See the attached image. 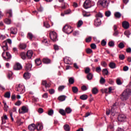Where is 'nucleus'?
Here are the masks:
<instances>
[{
	"mask_svg": "<svg viewBox=\"0 0 131 131\" xmlns=\"http://www.w3.org/2000/svg\"><path fill=\"white\" fill-rule=\"evenodd\" d=\"M131 95V89H126L123 91L122 94L120 95V99L121 101H126L129 98V96Z\"/></svg>",
	"mask_w": 131,
	"mask_h": 131,
	"instance_id": "nucleus-1",
	"label": "nucleus"
},
{
	"mask_svg": "<svg viewBox=\"0 0 131 131\" xmlns=\"http://www.w3.org/2000/svg\"><path fill=\"white\" fill-rule=\"evenodd\" d=\"M62 31L63 32H65V33H67V34H70V33H72V32H73V29H72L71 26H68L67 25H66L63 27Z\"/></svg>",
	"mask_w": 131,
	"mask_h": 131,
	"instance_id": "nucleus-2",
	"label": "nucleus"
},
{
	"mask_svg": "<svg viewBox=\"0 0 131 131\" xmlns=\"http://www.w3.org/2000/svg\"><path fill=\"white\" fill-rule=\"evenodd\" d=\"M50 37L52 41L55 42L57 41V37H58V35H57V33L55 32H52L50 33Z\"/></svg>",
	"mask_w": 131,
	"mask_h": 131,
	"instance_id": "nucleus-3",
	"label": "nucleus"
},
{
	"mask_svg": "<svg viewBox=\"0 0 131 131\" xmlns=\"http://www.w3.org/2000/svg\"><path fill=\"white\" fill-rule=\"evenodd\" d=\"M83 6L84 9H89L91 8V7H92L91 0H86L83 5Z\"/></svg>",
	"mask_w": 131,
	"mask_h": 131,
	"instance_id": "nucleus-4",
	"label": "nucleus"
},
{
	"mask_svg": "<svg viewBox=\"0 0 131 131\" xmlns=\"http://www.w3.org/2000/svg\"><path fill=\"white\" fill-rule=\"evenodd\" d=\"M118 120L120 122H122V121H124L126 119V116L124 114H120L118 117Z\"/></svg>",
	"mask_w": 131,
	"mask_h": 131,
	"instance_id": "nucleus-5",
	"label": "nucleus"
},
{
	"mask_svg": "<svg viewBox=\"0 0 131 131\" xmlns=\"http://www.w3.org/2000/svg\"><path fill=\"white\" fill-rule=\"evenodd\" d=\"M6 57L4 56V55H5V52H4L2 53V57L4 58V59H5V60H10V59H11V58H12V55H11V54H10V53L6 52Z\"/></svg>",
	"mask_w": 131,
	"mask_h": 131,
	"instance_id": "nucleus-6",
	"label": "nucleus"
},
{
	"mask_svg": "<svg viewBox=\"0 0 131 131\" xmlns=\"http://www.w3.org/2000/svg\"><path fill=\"white\" fill-rule=\"evenodd\" d=\"M22 111H20V109H19L18 112L20 114H23V113H28V108H27L25 106H23L21 107Z\"/></svg>",
	"mask_w": 131,
	"mask_h": 131,
	"instance_id": "nucleus-7",
	"label": "nucleus"
},
{
	"mask_svg": "<svg viewBox=\"0 0 131 131\" xmlns=\"http://www.w3.org/2000/svg\"><path fill=\"white\" fill-rule=\"evenodd\" d=\"M2 45L3 46L2 48L3 49V51H4V52H6V51H8V50H9V47H8V43H7V41H4Z\"/></svg>",
	"mask_w": 131,
	"mask_h": 131,
	"instance_id": "nucleus-8",
	"label": "nucleus"
},
{
	"mask_svg": "<svg viewBox=\"0 0 131 131\" xmlns=\"http://www.w3.org/2000/svg\"><path fill=\"white\" fill-rule=\"evenodd\" d=\"M14 70H21L22 69V66L20 63L17 62L13 67Z\"/></svg>",
	"mask_w": 131,
	"mask_h": 131,
	"instance_id": "nucleus-9",
	"label": "nucleus"
},
{
	"mask_svg": "<svg viewBox=\"0 0 131 131\" xmlns=\"http://www.w3.org/2000/svg\"><path fill=\"white\" fill-rule=\"evenodd\" d=\"M102 24V22L101 21L100 19H99V18H97L96 20L94 21V25L98 27V26H100Z\"/></svg>",
	"mask_w": 131,
	"mask_h": 131,
	"instance_id": "nucleus-10",
	"label": "nucleus"
},
{
	"mask_svg": "<svg viewBox=\"0 0 131 131\" xmlns=\"http://www.w3.org/2000/svg\"><path fill=\"white\" fill-rule=\"evenodd\" d=\"M122 27L124 29H128L129 28V23L126 21H124L122 23Z\"/></svg>",
	"mask_w": 131,
	"mask_h": 131,
	"instance_id": "nucleus-11",
	"label": "nucleus"
},
{
	"mask_svg": "<svg viewBox=\"0 0 131 131\" xmlns=\"http://www.w3.org/2000/svg\"><path fill=\"white\" fill-rule=\"evenodd\" d=\"M33 55V52L32 50H28L27 52V57L28 59H31V57Z\"/></svg>",
	"mask_w": 131,
	"mask_h": 131,
	"instance_id": "nucleus-12",
	"label": "nucleus"
},
{
	"mask_svg": "<svg viewBox=\"0 0 131 131\" xmlns=\"http://www.w3.org/2000/svg\"><path fill=\"white\" fill-rule=\"evenodd\" d=\"M106 4H107V1H102L101 0H99L97 4L100 5V6H102L103 8H105V6H106Z\"/></svg>",
	"mask_w": 131,
	"mask_h": 131,
	"instance_id": "nucleus-13",
	"label": "nucleus"
},
{
	"mask_svg": "<svg viewBox=\"0 0 131 131\" xmlns=\"http://www.w3.org/2000/svg\"><path fill=\"white\" fill-rule=\"evenodd\" d=\"M36 128V126H35V124H31L28 126V129L29 130H35Z\"/></svg>",
	"mask_w": 131,
	"mask_h": 131,
	"instance_id": "nucleus-14",
	"label": "nucleus"
},
{
	"mask_svg": "<svg viewBox=\"0 0 131 131\" xmlns=\"http://www.w3.org/2000/svg\"><path fill=\"white\" fill-rule=\"evenodd\" d=\"M30 76H31V74L28 72L24 74V78H25V79H29Z\"/></svg>",
	"mask_w": 131,
	"mask_h": 131,
	"instance_id": "nucleus-15",
	"label": "nucleus"
},
{
	"mask_svg": "<svg viewBox=\"0 0 131 131\" xmlns=\"http://www.w3.org/2000/svg\"><path fill=\"white\" fill-rule=\"evenodd\" d=\"M57 99L60 102H63V101H65V100H66V96L61 95L59 97H58Z\"/></svg>",
	"mask_w": 131,
	"mask_h": 131,
	"instance_id": "nucleus-16",
	"label": "nucleus"
},
{
	"mask_svg": "<svg viewBox=\"0 0 131 131\" xmlns=\"http://www.w3.org/2000/svg\"><path fill=\"white\" fill-rule=\"evenodd\" d=\"M36 128L37 130H41L43 128V127L41 124L38 123L36 126Z\"/></svg>",
	"mask_w": 131,
	"mask_h": 131,
	"instance_id": "nucleus-17",
	"label": "nucleus"
},
{
	"mask_svg": "<svg viewBox=\"0 0 131 131\" xmlns=\"http://www.w3.org/2000/svg\"><path fill=\"white\" fill-rule=\"evenodd\" d=\"M42 62L44 64H50L51 63V60L49 58H43L42 59Z\"/></svg>",
	"mask_w": 131,
	"mask_h": 131,
	"instance_id": "nucleus-18",
	"label": "nucleus"
},
{
	"mask_svg": "<svg viewBox=\"0 0 131 131\" xmlns=\"http://www.w3.org/2000/svg\"><path fill=\"white\" fill-rule=\"evenodd\" d=\"M31 67H32V65L30 63H28L26 65V70L28 72L31 70Z\"/></svg>",
	"mask_w": 131,
	"mask_h": 131,
	"instance_id": "nucleus-19",
	"label": "nucleus"
},
{
	"mask_svg": "<svg viewBox=\"0 0 131 131\" xmlns=\"http://www.w3.org/2000/svg\"><path fill=\"white\" fill-rule=\"evenodd\" d=\"M92 92L93 95H97V94L99 93V90H98V88L95 87L92 89Z\"/></svg>",
	"mask_w": 131,
	"mask_h": 131,
	"instance_id": "nucleus-20",
	"label": "nucleus"
},
{
	"mask_svg": "<svg viewBox=\"0 0 131 131\" xmlns=\"http://www.w3.org/2000/svg\"><path fill=\"white\" fill-rule=\"evenodd\" d=\"M108 66L111 68V69H114L115 68H116V64L113 62H110Z\"/></svg>",
	"mask_w": 131,
	"mask_h": 131,
	"instance_id": "nucleus-21",
	"label": "nucleus"
},
{
	"mask_svg": "<svg viewBox=\"0 0 131 131\" xmlns=\"http://www.w3.org/2000/svg\"><path fill=\"white\" fill-rule=\"evenodd\" d=\"M63 128L65 131H70V126L68 124H66L63 125Z\"/></svg>",
	"mask_w": 131,
	"mask_h": 131,
	"instance_id": "nucleus-22",
	"label": "nucleus"
},
{
	"mask_svg": "<svg viewBox=\"0 0 131 131\" xmlns=\"http://www.w3.org/2000/svg\"><path fill=\"white\" fill-rule=\"evenodd\" d=\"M10 31L11 34H17V29L15 28H11L10 29Z\"/></svg>",
	"mask_w": 131,
	"mask_h": 131,
	"instance_id": "nucleus-23",
	"label": "nucleus"
},
{
	"mask_svg": "<svg viewBox=\"0 0 131 131\" xmlns=\"http://www.w3.org/2000/svg\"><path fill=\"white\" fill-rule=\"evenodd\" d=\"M59 113H60V114H61V115H62V116H66V111L63 110V109H62V108L59 109Z\"/></svg>",
	"mask_w": 131,
	"mask_h": 131,
	"instance_id": "nucleus-24",
	"label": "nucleus"
},
{
	"mask_svg": "<svg viewBox=\"0 0 131 131\" xmlns=\"http://www.w3.org/2000/svg\"><path fill=\"white\" fill-rule=\"evenodd\" d=\"M35 63L36 64L37 66H39V65H41V61L40 59L37 58L35 60Z\"/></svg>",
	"mask_w": 131,
	"mask_h": 131,
	"instance_id": "nucleus-25",
	"label": "nucleus"
},
{
	"mask_svg": "<svg viewBox=\"0 0 131 131\" xmlns=\"http://www.w3.org/2000/svg\"><path fill=\"white\" fill-rule=\"evenodd\" d=\"M86 78L88 80H92L93 79V74L89 73L87 75Z\"/></svg>",
	"mask_w": 131,
	"mask_h": 131,
	"instance_id": "nucleus-26",
	"label": "nucleus"
},
{
	"mask_svg": "<svg viewBox=\"0 0 131 131\" xmlns=\"http://www.w3.org/2000/svg\"><path fill=\"white\" fill-rule=\"evenodd\" d=\"M114 16H115V18H117L118 19H119V18H120V17H121V14H120V13L119 12H116L114 13Z\"/></svg>",
	"mask_w": 131,
	"mask_h": 131,
	"instance_id": "nucleus-27",
	"label": "nucleus"
},
{
	"mask_svg": "<svg viewBox=\"0 0 131 131\" xmlns=\"http://www.w3.org/2000/svg\"><path fill=\"white\" fill-rule=\"evenodd\" d=\"M102 73L103 75H108L109 74V71L107 69H104L102 70Z\"/></svg>",
	"mask_w": 131,
	"mask_h": 131,
	"instance_id": "nucleus-28",
	"label": "nucleus"
},
{
	"mask_svg": "<svg viewBox=\"0 0 131 131\" xmlns=\"http://www.w3.org/2000/svg\"><path fill=\"white\" fill-rule=\"evenodd\" d=\"M88 95H85V94H84V95H82L80 97V99L81 100H87L88 99Z\"/></svg>",
	"mask_w": 131,
	"mask_h": 131,
	"instance_id": "nucleus-29",
	"label": "nucleus"
},
{
	"mask_svg": "<svg viewBox=\"0 0 131 131\" xmlns=\"http://www.w3.org/2000/svg\"><path fill=\"white\" fill-rule=\"evenodd\" d=\"M20 56L23 60H25V59H26V54H25V52H21Z\"/></svg>",
	"mask_w": 131,
	"mask_h": 131,
	"instance_id": "nucleus-30",
	"label": "nucleus"
},
{
	"mask_svg": "<svg viewBox=\"0 0 131 131\" xmlns=\"http://www.w3.org/2000/svg\"><path fill=\"white\" fill-rule=\"evenodd\" d=\"M72 89L73 92L74 94H76V93L78 92V88H77V87L73 86Z\"/></svg>",
	"mask_w": 131,
	"mask_h": 131,
	"instance_id": "nucleus-31",
	"label": "nucleus"
},
{
	"mask_svg": "<svg viewBox=\"0 0 131 131\" xmlns=\"http://www.w3.org/2000/svg\"><path fill=\"white\" fill-rule=\"evenodd\" d=\"M5 98H7L9 99L11 97V93L10 92H7L5 93L4 95Z\"/></svg>",
	"mask_w": 131,
	"mask_h": 131,
	"instance_id": "nucleus-32",
	"label": "nucleus"
},
{
	"mask_svg": "<svg viewBox=\"0 0 131 131\" xmlns=\"http://www.w3.org/2000/svg\"><path fill=\"white\" fill-rule=\"evenodd\" d=\"M66 113H67L68 114H70L71 112H72V109L70 107H67L65 109Z\"/></svg>",
	"mask_w": 131,
	"mask_h": 131,
	"instance_id": "nucleus-33",
	"label": "nucleus"
},
{
	"mask_svg": "<svg viewBox=\"0 0 131 131\" xmlns=\"http://www.w3.org/2000/svg\"><path fill=\"white\" fill-rule=\"evenodd\" d=\"M69 82L70 84H73L74 83V78L71 77L69 79Z\"/></svg>",
	"mask_w": 131,
	"mask_h": 131,
	"instance_id": "nucleus-34",
	"label": "nucleus"
},
{
	"mask_svg": "<svg viewBox=\"0 0 131 131\" xmlns=\"http://www.w3.org/2000/svg\"><path fill=\"white\" fill-rule=\"evenodd\" d=\"M105 82H106V80H105V79H104V78H103V77L100 78L99 82L101 84H104V83H105Z\"/></svg>",
	"mask_w": 131,
	"mask_h": 131,
	"instance_id": "nucleus-35",
	"label": "nucleus"
},
{
	"mask_svg": "<svg viewBox=\"0 0 131 131\" xmlns=\"http://www.w3.org/2000/svg\"><path fill=\"white\" fill-rule=\"evenodd\" d=\"M19 48L22 49V50H24L26 49V45L24 43H21L19 45Z\"/></svg>",
	"mask_w": 131,
	"mask_h": 131,
	"instance_id": "nucleus-36",
	"label": "nucleus"
},
{
	"mask_svg": "<svg viewBox=\"0 0 131 131\" xmlns=\"http://www.w3.org/2000/svg\"><path fill=\"white\" fill-rule=\"evenodd\" d=\"M105 15L106 17H110L111 16V12L110 11H107L105 12Z\"/></svg>",
	"mask_w": 131,
	"mask_h": 131,
	"instance_id": "nucleus-37",
	"label": "nucleus"
},
{
	"mask_svg": "<svg viewBox=\"0 0 131 131\" xmlns=\"http://www.w3.org/2000/svg\"><path fill=\"white\" fill-rule=\"evenodd\" d=\"M83 24V21L82 20H80L78 21V25H77V27L79 28Z\"/></svg>",
	"mask_w": 131,
	"mask_h": 131,
	"instance_id": "nucleus-38",
	"label": "nucleus"
},
{
	"mask_svg": "<svg viewBox=\"0 0 131 131\" xmlns=\"http://www.w3.org/2000/svg\"><path fill=\"white\" fill-rule=\"evenodd\" d=\"M28 37L30 39V40H32V38H33V35L31 33H28Z\"/></svg>",
	"mask_w": 131,
	"mask_h": 131,
	"instance_id": "nucleus-39",
	"label": "nucleus"
},
{
	"mask_svg": "<svg viewBox=\"0 0 131 131\" xmlns=\"http://www.w3.org/2000/svg\"><path fill=\"white\" fill-rule=\"evenodd\" d=\"M96 19H97V18H102L103 17V14L99 12L98 13H97L96 15Z\"/></svg>",
	"mask_w": 131,
	"mask_h": 131,
	"instance_id": "nucleus-40",
	"label": "nucleus"
},
{
	"mask_svg": "<svg viewBox=\"0 0 131 131\" xmlns=\"http://www.w3.org/2000/svg\"><path fill=\"white\" fill-rule=\"evenodd\" d=\"M124 34L127 36V37H129L130 34H131L130 32L129 31H126L124 32Z\"/></svg>",
	"mask_w": 131,
	"mask_h": 131,
	"instance_id": "nucleus-41",
	"label": "nucleus"
},
{
	"mask_svg": "<svg viewBox=\"0 0 131 131\" xmlns=\"http://www.w3.org/2000/svg\"><path fill=\"white\" fill-rule=\"evenodd\" d=\"M118 47L119 49H123V48H124V43L121 42L118 45Z\"/></svg>",
	"mask_w": 131,
	"mask_h": 131,
	"instance_id": "nucleus-42",
	"label": "nucleus"
},
{
	"mask_svg": "<svg viewBox=\"0 0 131 131\" xmlns=\"http://www.w3.org/2000/svg\"><path fill=\"white\" fill-rule=\"evenodd\" d=\"M85 51L87 54H92V53H93V50L90 48L86 49Z\"/></svg>",
	"mask_w": 131,
	"mask_h": 131,
	"instance_id": "nucleus-43",
	"label": "nucleus"
},
{
	"mask_svg": "<svg viewBox=\"0 0 131 131\" xmlns=\"http://www.w3.org/2000/svg\"><path fill=\"white\" fill-rule=\"evenodd\" d=\"M48 114L50 116H52V115H53V114H54V110H50L48 111Z\"/></svg>",
	"mask_w": 131,
	"mask_h": 131,
	"instance_id": "nucleus-44",
	"label": "nucleus"
},
{
	"mask_svg": "<svg viewBox=\"0 0 131 131\" xmlns=\"http://www.w3.org/2000/svg\"><path fill=\"white\" fill-rule=\"evenodd\" d=\"M107 43V42L105 40V39H103L101 42V45L102 47H105Z\"/></svg>",
	"mask_w": 131,
	"mask_h": 131,
	"instance_id": "nucleus-45",
	"label": "nucleus"
},
{
	"mask_svg": "<svg viewBox=\"0 0 131 131\" xmlns=\"http://www.w3.org/2000/svg\"><path fill=\"white\" fill-rule=\"evenodd\" d=\"M4 22L6 23V24H11V19L6 18L4 20Z\"/></svg>",
	"mask_w": 131,
	"mask_h": 131,
	"instance_id": "nucleus-46",
	"label": "nucleus"
},
{
	"mask_svg": "<svg viewBox=\"0 0 131 131\" xmlns=\"http://www.w3.org/2000/svg\"><path fill=\"white\" fill-rule=\"evenodd\" d=\"M125 58V56L123 54H120L119 55V58L120 60H124V58Z\"/></svg>",
	"mask_w": 131,
	"mask_h": 131,
	"instance_id": "nucleus-47",
	"label": "nucleus"
},
{
	"mask_svg": "<svg viewBox=\"0 0 131 131\" xmlns=\"http://www.w3.org/2000/svg\"><path fill=\"white\" fill-rule=\"evenodd\" d=\"M64 89H65V86L64 85L59 86L58 87V91L59 92H61V91H63V90H64Z\"/></svg>",
	"mask_w": 131,
	"mask_h": 131,
	"instance_id": "nucleus-48",
	"label": "nucleus"
},
{
	"mask_svg": "<svg viewBox=\"0 0 131 131\" xmlns=\"http://www.w3.org/2000/svg\"><path fill=\"white\" fill-rule=\"evenodd\" d=\"M7 14H9V18H11V17H12V10H9L7 12Z\"/></svg>",
	"mask_w": 131,
	"mask_h": 131,
	"instance_id": "nucleus-49",
	"label": "nucleus"
},
{
	"mask_svg": "<svg viewBox=\"0 0 131 131\" xmlns=\"http://www.w3.org/2000/svg\"><path fill=\"white\" fill-rule=\"evenodd\" d=\"M90 71H91V69H90V68H86L84 72L86 74H89V73H90Z\"/></svg>",
	"mask_w": 131,
	"mask_h": 131,
	"instance_id": "nucleus-50",
	"label": "nucleus"
},
{
	"mask_svg": "<svg viewBox=\"0 0 131 131\" xmlns=\"http://www.w3.org/2000/svg\"><path fill=\"white\" fill-rule=\"evenodd\" d=\"M91 49H93V50H95L97 49V46L95 43H92L91 45Z\"/></svg>",
	"mask_w": 131,
	"mask_h": 131,
	"instance_id": "nucleus-51",
	"label": "nucleus"
},
{
	"mask_svg": "<svg viewBox=\"0 0 131 131\" xmlns=\"http://www.w3.org/2000/svg\"><path fill=\"white\" fill-rule=\"evenodd\" d=\"M96 71L97 72V73H100L101 71H102V70L101 69V67H98L96 68Z\"/></svg>",
	"mask_w": 131,
	"mask_h": 131,
	"instance_id": "nucleus-52",
	"label": "nucleus"
},
{
	"mask_svg": "<svg viewBox=\"0 0 131 131\" xmlns=\"http://www.w3.org/2000/svg\"><path fill=\"white\" fill-rule=\"evenodd\" d=\"M85 41L86 42H91V41H92V37L91 36H90L88 38H86L85 39Z\"/></svg>",
	"mask_w": 131,
	"mask_h": 131,
	"instance_id": "nucleus-53",
	"label": "nucleus"
},
{
	"mask_svg": "<svg viewBox=\"0 0 131 131\" xmlns=\"http://www.w3.org/2000/svg\"><path fill=\"white\" fill-rule=\"evenodd\" d=\"M108 46L109 47H112L114 46V41H111L108 42Z\"/></svg>",
	"mask_w": 131,
	"mask_h": 131,
	"instance_id": "nucleus-54",
	"label": "nucleus"
},
{
	"mask_svg": "<svg viewBox=\"0 0 131 131\" xmlns=\"http://www.w3.org/2000/svg\"><path fill=\"white\" fill-rule=\"evenodd\" d=\"M49 94H50L51 95H53V94H54L55 93V90L52 89L49 90Z\"/></svg>",
	"mask_w": 131,
	"mask_h": 131,
	"instance_id": "nucleus-55",
	"label": "nucleus"
},
{
	"mask_svg": "<svg viewBox=\"0 0 131 131\" xmlns=\"http://www.w3.org/2000/svg\"><path fill=\"white\" fill-rule=\"evenodd\" d=\"M116 82L117 84L119 85H120V84H122V82H121V80H120V79H117Z\"/></svg>",
	"mask_w": 131,
	"mask_h": 131,
	"instance_id": "nucleus-56",
	"label": "nucleus"
},
{
	"mask_svg": "<svg viewBox=\"0 0 131 131\" xmlns=\"http://www.w3.org/2000/svg\"><path fill=\"white\" fill-rule=\"evenodd\" d=\"M81 90L82 91L84 92L85 91H86V90H88V88H86V86L84 85L81 86Z\"/></svg>",
	"mask_w": 131,
	"mask_h": 131,
	"instance_id": "nucleus-57",
	"label": "nucleus"
},
{
	"mask_svg": "<svg viewBox=\"0 0 131 131\" xmlns=\"http://www.w3.org/2000/svg\"><path fill=\"white\" fill-rule=\"evenodd\" d=\"M21 101L18 100V101L15 103V105L16 106H20V105H21Z\"/></svg>",
	"mask_w": 131,
	"mask_h": 131,
	"instance_id": "nucleus-58",
	"label": "nucleus"
},
{
	"mask_svg": "<svg viewBox=\"0 0 131 131\" xmlns=\"http://www.w3.org/2000/svg\"><path fill=\"white\" fill-rule=\"evenodd\" d=\"M111 113L112 116H115V113H114V110L113 108H111Z\"/></svg>",
	"mask_w": 131,
	"mask_h": 131,
	"instance_id": "nucleus-59",
	"label": "nucleus"
},
{
	"mask_svg": "<svg viewBox=\"0 0 131 131\" xmlns=\"http://www.w3.org/2000/svg\"><path fill=\"white\" fill-rule=\"evenodd\" d=\"M38 113L41 114L43 112V109L42 108H39L38 110Z\"/></svg>",
	"mask_w": 131,
	"mask_h": 131,
	"instance_id": "nucleus-60",
	"label": "nucleus"
},
{
	"mask_svg": "<svg viewBox=\"0 0 131 131\" xmlns=\"http://www.w3.org/2000/svg\"><path fill=\"white\" fill-rule=\"evenodd\" d=\"M101 64L103 67H106V66H107V63H106L105 61L101 62Z\"/></svg>",
	"mask_w": 131,
	"mask_h": 131,
	"instance_id": "nucleus-61",
	"label": "nucleus"
},
{
	"mask_svg": "<svg viewBox=\"0 0 131 131\" xmlns=\"http://www.w3.org/2000/svg\"><path fill=\"white\" fill-rule=\"evenodd\" d=\"M118 34H119L118 31H114V33L113 34L114 36H117Z\"/></svg>",
	"mask_w": 131,
	"mask_h": 131,
	"instance_id": "nucleus-62",
	"label": "nucleus"
},
{
	"mask_svg": "<svg viewBox=\"0 0 131 131\" xmlns=\"http://www.w3.org/2000/svg\"><path fill=\"white\" fill-rule=\"evenodd\" d=\"M123 70V71H127V70H128V67H127V66L124 67Z\"/></svg>",
	"mask_w": 131,
	"mask_h": 131,
	"instance_id": "nucleus-63",
	"label": "nucleus"
},
{
	"mask_svg": "<svg viewBox=\"0 0 131 131\" xmlns=\"http://www.w3.org/2000/svg\"><path fill=\"white\" fill-rule=\"evenodd\" d=\"M42 98H45L46 99L48 98V93H45L42 96Z\"/></svg>",
	"mask_w": 131,
	"mask_h": 131,
	"instance_id": "nucleus-64",
	"label": "nucleus"
}]
</instances>
